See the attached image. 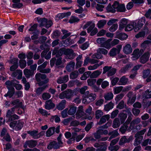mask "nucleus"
<instances>
[{
  "instance_id": "nucleus-1",
  "label": "nucleus",
  "mask_w": 151,
  "mask_h": 151,
  "mask_svg": "<svg viewBox=\"0 0 151 151\" xmlns=\"http://www.w3.org/2000/svg\"><path fill=\"white\" fill-rule=\"evenodd\" d=\"M62 135L60 134L57 138L58 142L55 141L50 142L47 146V148L50 150L53 148L55 149H58L63 146V142L61 140Z\"/></svg>"
},
{
  "instance_id": "nucleus-2",
  "label": "nucleus",
  "mask_w": 151,
  "mask_h": 151,
  "mask_svg": "<svg viewBox=\"0 0 151 151\" xmlns=\"http://www.w3.org/2000/svg\"><path fill=\"white\" fill-rule=\"evenodd\" d=\"M73 93V91L71 90L68 89L60 93L59 96V98L61 99L65 98L70 99L72 97Z\"/></svg>"
},
{
  "instance_id": "nucleus-3",
  "label": "nucleus",
  "mask_w": 151,
  "mask_h": 151,
  "mask_svg": "<svg viewBox=\"0 0 151 151\" xmlns=\"http://www.w3.org/2000/svg\"><path fill=\"white\" fill-rule=\"evenodd\" d=\"M103 74H104L107 73L108 76H112L114 75L116 71V69L113 68L111 66H106L103 68Z\"/></svg>"
},
{
  "instance_id": "nucleus-4",
  "label": "nucleus",
  "mask_w": 151,
  "mask_h": 151,
  "mask_svg": "<svg viewBox=\"0 0 151 151\" xmlns=\"http://www.w3.org/2000/svg\"><path fill=\"white\" fill-rule=\"evenodd\" d=\"M48 62L45 61L42 64L38 66L37 70L40 73H49L50 71L49 68H45L47 63Z\"/></svg>"
},
{
  "instance_id": "nucleus-5",
  "label": "nucleus",
  "mask_w": 151,
  "mask_h": 151,
  "mask_svg": "<svg viewBox=\"0 0 151 151\" xmlns=\"http://www.w3.org/2000/svg\"><path fill=\"white\" fill-rule=\"evenodd\" d=\"M64 54L66 55V58L68 59H72L76 56L73 50L70 49L65 48Z\"/></svg>"
},
{
  "instance_id": "nucleus-6",
  "label": "nucleus",
  "mask_w": 151,
  "mask_h": 151,
  "mask_svg": "<svg viewBox=\"0 0 151 151\" xmlns=\"http://www.w3.org/2000/svg\"><path fill=\"white\" fill-rule=\"evenodd\" d=\"M127 96L129 98L127 100V104H132L135 102L136 99V95L133 94L132 92L129 91L127 94Z\"/></svg>"
},
{
  "instance_id": "nucleus-7",
  "label": "nucleus",
  "mask_w": 151,
  "mask_h": 151,
  "mask_svg": "<svg viewBox=\"0 0 151 151\" xmlns=\"http://www.w3.org/2000/svg\"><path fill=\"white\" fill-rule=\"evenodd\" d=\"M37 144V142L36 140H27L25 142L23 147L25 148H26L28 146L29 147L32 148L36 146Z\"/></svg>"
},
{
  "instance_id": "nucleus-8",
  "label": "nucleus",
  "mask_w": 151,
  "mask_h": 151,
  "mask_svg": "<svg viewBox=\"0 0 151 151\" xmlns=\"http://www.w3.org/2000/svg\"><path fill=\"white\" fill-rule=\"evenodd\" d=\"M145 22V19L144 17H142L139 20L137 23V25L135 26V27L134 28V31H137L139 30L142 27Z\"/></svg>"
},
{
  "instance_id": "nucleus-9",
  "label": "nucleus",
  "mask_w": 151,
  "mask_h": 151,
  "mask_svg": "<svg viewBox=\"0 0 151 151\" xmlns=\"http://www.w3.org/2000/svg\"><path fill=\"white\" fill-rule=\"evenodd\" d=\"M85 114L84 112L83 107L82 106H80L78 108V110L76 114V118L78 119L82 117Z\"/></svg>"
},
{
  "instance_id": "nucleus-10",
  "label": "nucleus",
  "mask_w": 151,
  "mask_h": 151,
  "mask_svg": "<svg viewBox=\"0 0 151 151\" xmlns=\"http://www.w3.org/2000/svg\"><path fill=\"white\" fill-rule=\"evenodd\" d=\"M150 55L149 51L145 52L139 59L140 62L143 64L145 63L148 60Z\"/></svg>"
},
{
  "instance_id": "nucleus-11",
  "label": "nucleus",
  "mask_w": 151,
  "mask_h": 151,
  "mask_svg": "<svg viewBox=\"0 0 151 151\" xmlns=\"http://www.w3.org/2000/svg\"><path fill=\"white\" fill-rule=\"evenodd\" d=\"M22 72L21 70H17L13 72L12 74V77H17V78L18 80L22 79Z\"/></svg>"
},
{
  "instance_id": "nucleus-12",
  "label": "nucleus",
  "mask_w": 151,
  "mask_h": 151,
  "mask_svg": "<svg viewBox=\"0 0 151 151\" xmlns=\"http://www.w3.org/2000/svg\"><path fill=\"white\" fill-rule=\"evenodd\" d=\"M128 23V20L125 19H121L119 23V30L121 31L125 27Z\"/></svg>"
},
{
  "instance_id": "nucleus-13",
  "label": "nucleus",
  "mask_w": 151,
  "mask_h": 151,
  "mask_svg": "<svg viewBox=\"0 0 151 151\" xmlns=\"http://www.w3.org/2000/svg\"><path fill=\"white\" fill-rule=\"evenodd\" d=\"M69 80V77L68 75L59 77L56 81L57 82L58 84L64 83L68 82Z\"/></svg>"
},
{
  "instance_id": "nucleus-14",
  "label": "nucleus",
  "mask_w": 151,
  "mask_h": 151,
  "mask_svg": "<svg viewBox=\"0 0 151 151\" xmlns=\"http://www.w3.org/2000/svg\"><path fill=\"white\" fill-rule=\"evenodd\" d=\"M132 139V136H130L127 138L125 136H123L120 139L119 142V144L120 145H122L125 143L129 142Z\"/></svg>"
},
{
  "instance_id": "nucleus-15",
  "label": "nucleus",
  "mask_w": 151,
  "mask_h": 151,
  "mask_svg": "<svg viewBox=\"0 0 151 151\" xmlns=\"http://www.w3.org/2000/svg\"><path fill=\"white\" fill-rule=\"evenodd\" d=\"M96 41L98 43L101 44V47L107 48V46L106 45L107 42L106 41L105 38L104 37L98 38L97 39Z\"/></svg>"
},
{
  "instance_id": "nucleus-16",
  "label": "nucleus",
  "mask_w": 151,
  "mask_h": 151,
  "mask_svg": "<svg viewBox=\"0 0 151 151\" xmlns=\"http://www.w3.org/2000/svg\"><path fill=\"white\" fill-rule=\"evenodd\" d=\"M96 95L93 93H89V91H87L86 93V96L87 97L90 102L94 101L96 99Z\"/></svg>"
},
{
  "instance_id": "nucleus-17",
  "label": "nucleus",
  "mask_w": 151,
  "mask_h": 151,
  "mask_svg": "<svg viewBox=\"0 0 151 151\" xmlns=\"http://www.w3.org/2000/svg\"><path fill=\"white\" fill-rule=\"evenodd\" d=\"M55 106L51 100L50 99L46 101L45 105V108L47 110H50L53 108Z\"/></svg>"
},
{
  "instance_id": "nucleus-18",
  "label": "nucleus",
  "mask_w": 151,
  "mask_h": 151,
  "mask_svg": "<svg viewBox=\"0 0 151 151\" xmlns=\"http://www.w3.org/2000/svg\"><path fill=\"white\" fill-rule=\"evenodd\" d=\"M64 51L65 48H61L58 51L55 48L53 51L52 54L53 55L56 54V57H59L63 54H64Z\"/></svg>"
},
{
  "instance_id": "nucleus-19",
  "label": "nucleus",
  "mask_w": 151,
  "mask_h": 151,
  "mask_svg": "<svg viewBox=\"0 0 151 151\" xmlns=\"http://www.w3.org/2000/svg\"><path fill=\"white\" fill-rule=\"evenodd\" d=\"M132 49L131 45L129 44H127L124 47L123 52L126 54H130L132 52Z\"/></svg>"
},
{
  "instance_id": "nucleus-20",
  "label": "nucleus",
  "mask_w": 151,
  "mask_h": 151,
  "mask_svg": "<svg viewBox=\"0 0 151 151\" xmlns=\"http://www.w3.org/2000/svg\"><path fill=\"white\" fill-rule=\"evenodd\" d=\"M141 122L140 119L139 118H137L133 120L130 123L129 128L131 129H133L134 128L135 125L139 124Z\"/></svg>"
},
{
  "instance_id": "nucleus-21",
  "label": "nucleus",
  "mask_w": 151,
  "mask_h": 151,
  "mask_svg": "<svg viewBox=\"0 0 151 151\" xmlns=\"http://www.w3.org/2000/svg\"><path fill=\"white\" fill-rule=\"evenodd\" d=\"M104 97L105 101H107L112 99L114 97L113 93L111 92L106 93L104 94Z\"/></svg>"
},
{
  "instance_id": "nucleus-22",
  "label": "nucleus",
  "mask_w": 151,
  "mask_h": 151,
  "mask_svg": "<svg viewBox=\"0 0 151 151\" xmlns=\"http://www.w3.org/2000/svg\"><path fill=\"white\" fill-rule=\"evenodd\" d=\"M77 107L76 106L71 105L69 107V109L68 110V114L70 115H74L76 113Z\"/></svg>"
},
{
  "instance_id": "nucleus-23",
  "label": "nucleus",
  "mask_w": 151,
  "mask_h": 151,
  "mask_svg": "<svg viewBox=\"0 0 151 151\" xmlns=\"http://www.w3.org/2000/svg\"><path fill=\"white\" fill-rule=\"evenodd\" d=\"M110 118V115L106 114L103 116L100 119L98 123L99 125H101L105 123L106 120H108Z\"/></svg>"
},
{
  "instance_id": "nucleus-24",
  "label": "nucleus",
  "mask_w": 151,
  "mask_h": 151,
  "mask_svg": "<svg viewBox=\"0 0 151 151\" xmlns=\"http://www.w3.org/2000/svg\"><path fill=\"white\" fill-rule=\"evenodd\" d=\"M116 34V37L121 40H126L128 37V35L124 33H119L117 32Z\"/></svg>"
},
{
  "instance_id": "nucleus-25",
  "label": "nucleus",
  "mask_w": 151,
  "mask_h": 151,
  "mask_svg": "<svg viewBox=\"0 0 151 151\" xmlns=\"http://www.w3.org/2000/svg\"><path fill=\"white\" fill-rule=\"evenodd\" d=\"M66 101L65 100H62L57 106V108L59 110H62L65 107Z\"/></svg>"
},
{
  "instance_id": "nucleus-26",
  "label": "nucleus",
  "mask_w": 151,
  "mask_h": 151,
  "mask_svg": "<svg viewBox=\"0 0 151 151\" xmlns=\"http://www.w3.org/2000/svg\"><path fill=\"white\" fill-rule=\"evenodd\" d=\"M127 116V114L123 112H121L119 114L118 117L121 124H123Z\"/></svg>"
},
{
  "instance_id": "nucleus-27",
  "label": "nucleus",
  "mask_w": 151,
  "mask_h": 151,
  "mask_svg": "<svg viewBox=\"0 0 151 151\" xmlns=\"http://www.w3.org/2000/svg\"><path fill=\"white\" fill-rule=\"evenodd\" d=\"M75 65V62L71 61L67 65L66 67V69L68 71L70 72L74 69Z\"/></svg>"
},
{
  "instance_id": "nucleus-28",
  "label": "nucleus",
  "mask_w": 151,
  "mask_h": 151,
  "mask_svg": "<svg viewBox=\"0 0 151 151\" xmlns=\"http://www.w3.org/2000/svg\"><path fill=\"white\" fill-rule=\"evenodd\" d=\"M134 137L136 138L135 139L134 145L136 146L139 145L141 143L143 138V136H139L136 135H134Z\"/></svg>"
},
{
  "instance_id": "nucleus-29",
  "label": "nucleus",
  "mask_w": 151,
  "mask_h": 151,
  "mask_svg": "<svg viewBox=\"0 0 151 151\" xmlns=\"http://www.w3.org/2000/svg\"><path fill=\"white\" fill-rule=\"evenodd\" d=\"M42 79L41 80H45L39 82L38 83L39 85L40 86H42L43 85L47 83L49 81L48 78H46L47 76L45 74H42Z\"/></svg>"
},
{
  "instance_id": "nucleus-30",
  "label": "nucleus",
  "mask_w": 151,
  "mask_h": 151,
  "mask_svg": "<svg viewBox=\"0 0 151 151\" xmlns=\"http://www.w3.org/2000/svg\"><path fill=\"white\" fill-rule=\"evenodd\" d=\"M114 106V104L111 101L104 106V110L106 111H109L112 109Z\"/></svg>"
},
{
  "instance_id": "nucleus-31",
  "label": "nucleus",
  "mask_w": 151,
  "mask_h": 151,
  "mask_svg": "<svg viewBox=\"0 0 151 151\" xmlns=\"http://www.w3.org/2000/svg\"><path fill=\"white\" fill-rule=\"evenodd\" d=\"M109 135H111V136L109 138V141H110L112 139L115 138L119 135L118 131L116 130L110 132L109 133Z\"/></svg>"
},
{
  "instance_id": "nucleus-32",
  "label": "nucleus",
  "mask_w": 151,
  "mask_h": 151,
  "mask_svg": "<svg viewBox=\"0 0 151 151\" xmlns=\"http://www.w3.org/2000/svg\"><path fill=\"white\" fill-rule=\"evenodd\" d=\"M24 73L26 77L29 78L33 75L34 72L30 70L25 68L24 70Z\"/></svg>"
},
{
  "instance_id": "nucleus-33",
  "label": "nucleus",
  "mask_w": 151,
  "mask_h": 151,
  "mask_svg": "<svg viewBox=\"0 0 151 151\" xmlns=\"http://www.w3.org/2000/svg\"><path fill=\"white\" fill-rule=\"evenodd\" d=\"M38 132L36 130H33L32 131H28L27 133L32 136L33 138L35 139L39 138V136L37 135Z\"/></svg>"
},
{
  "instance_id": "nucleus-34",
  "label": "nucleus",
  "mask_w": 151,
  "mask_h": 151,
  "mask_svg": "<svg viewBox=\"0 0 151 151\" xmlns=\"http://www.w3.org/2000/svg\"><path fill=\"white\" fill-rule=\"evenodd\" d=\"M8 89L9 90V91L4 96L5 97L8 96L9 98H11L14 93V88L13 87H11Z\"/></svg>"
},
{
  "instance_id": "nucleus-35",
  "label": "nucleus",
  "mask_w": 151,
  "mask_h": 151,
  "mask_svg": "<svg viewBox=\"0 0 151 151\" xmlns=\"http://www.w3.org/2000/svg\"><path fill=\"white\" fill-rule=\"evenodd\" d=\"M120 125L119 119L116 118L114 119L113 122L112 127L114 128L119 127Z\"/></svg>"
},
{
  "instance_id": "nucleus-36",
  "label": "nucleus",
  "mask_w": 151,
  "mask_h": 151,
  "mask_svg": "<svg viewBox=\"0 0 151 151\" xmlns=\"http://www.w3.org/2000/svg\"><path fill=\"white\" fill-rule=\"evenodd\" d=\"M132 65L129 64H127L123 67H122L119 70V72L122 73H125L127 71L129 68H131Z\"/></svg>"
},
{
  "instance_id": "nucleus-37",
  "label": "nucleus",
  "mask_w": 151,
  "mask_h": 151,
  "mask_svg": "<svg viewBox=\"0 0 151 151\" xmlns=\"http://www.w3.org/2000/svg\"><path fill=\"white\" fill-rule=\"evenodd\" d=\"M48 86V85H45L42 87L38 88L36 90V93L38 95L41 94Z\"/></svg>"
},
{
  "instance_id": "nucleus-38",
  "label": "nucleus",
  "mask_w": 151,
  "mask_h": 151,
  "mask_svg": "<svg viewBox=\"0 0 151 151\" xmlns=\"http://www.w3.org/2000/svg\"><path fill=\"white\" fill-rule=\"evenodd\" d=\"M91 72L90 71H88L85 72L81 77V80H85L90 76L91 78Z\"/></svg>"
},
{
  "instance_id": "nucleus-39",
  "label": "nucleus",
  "mask_w": 151,
  "mask_h": 151,
  "mask_svg": "<svg viewBox=\"0 0 151 151\" xmlns=\"http://www.w3.org/2000/svg\"><path fill=\"white\" fill-rule=\"evenodd\" d=\"M55 127H52L49 128L46 132V135L47 137H50L54 133Z\"/></svg>"
},
{
  "instance_id": "nucleus-40",
  "label": "nucleus",
  "mask_w": 151,
  "mask_h": 151,
  "mask_svg": "<svg viewBox=\"0 0 151 151\" xmlns=\"http://www.w3.org/2000/svg\"><path fill=\"white\" fill-rule=\"evenodd\" d=\"M71 129L73 137H75L77 135L76 133L78 132L81 130V129L77 127H73Z\"/></svg>"
},
{
  "instance_id": "nucleus-41",
  "label": "nucleus",
  "mask_w": 151,
  "mask_h": 151,
  "mask_svg": "<svg viewBox=\"0 0 151 151\" xmlns=\"http://www.w3.org/2000/svg\"><path fill=\"white\" fill-rule=\"evenodd\" d=\"M101 72L99 70H96L91 73V78H96L98 76L101 74Z\"/></svg>"
},
{
  "instance_id": "nucleus-42",
  "label": "nucleus",
  "mask_w": 151,
  "mask_h": 151,
  "mask_svg": "<svg viewBox=\"0 0 151 151\" xmlns=\"http://www.w3.org/2000/svg\"><path fill=\"white\" fill-rule=\"evenodd\" d=\"M107 21L106 20H100L98 21L97 25L99 28H101L104 27L106 24Z\"/></svg>"
},
{
  "instance_id": "nucleus-43",
  "label": "nucleus",
  "mask_w": 151,
  "mask_h": 151,
  "mask_svg": "<svg viewBox=\"0 0 151 151\" xmlns=\"http://www.w3.org/2000/svg\"><path fill=\"white\" fill-rule=\"evenodd\" d=\"M14 83H13V86L17 90H20L22 88V86L20 84H18L17 83H19V82L15 79L14 80Z\"/></svg>"
},
{
  "instance_id": "nucleus-44",
  "label": "nucleus",
  "mask_w": 151,
  "mask_h": 151,
  "mask_svg": "<svg viewBox=\"0 0 151 151\" xmlns=\"http://www.w3.org/2000/svg\"><path fill=\"white\" fill-rule=\"evenodd\" d=\"M117 54L118 53L116 48L113 47L111 49L109 54L110 56L113 57L116 56Z\"/></svg>"
},
{
  "instance_id": "nucleus-45",
  "label": "nucleus",
  "mask_w": 151,
  "mask_h": 151,
  "mask_svg": "<svg viewBox=\"0 0 151 151\" xmlns=\"http://www.w3.org/2000/svg\"><path fill=\"white\" fill-rule=\"evenodd\" d=\"M143 96L145 99H148L151 98V90H146L143 94Z\"/></svg>"
},
{
  "instance_id": "nucleus-46",
  "label": "nucleus",
  "mask_w": 151,
  "mask_h": 151,
  "mask_svg": "<svg viewBox=\"0 0 151 151\" xmlns=\"http://www.w3.org/2000/svg\"><path fill=\"white\" fill-rule=\"evenodd\" d=\"M136 24L133 23L132 24H129L127 25L125 28L124 30L126 31H129L132 30L134 28Z\"/></svg>"
},
{
  "instance_id": "nucleus-47",
  "label": "nucleus",
  "mask_w": 151,
  "mask_h": 151,
  "mask_svg": "<svg viewBox=\"0 0 151 151\" xmlns=\"http://www.w3.org/2000/svg\"><path fill=\"white\" fill-rule=\"evenodd\" d=\"M17 107V106H15L14 107L11 108L10 109L8 110L7 111L6 117L8 118L11 115H12L14 113L15 109Z\"/></svg>"
},
{
  "instance_id": "nucleus-48",
  "label": "nucleus",
  "mask_w": 151,
  "mask_h": 151,
  "mask_svg": "<svg viewBox=\"0 0 151 151\" xmlns=\"http://www.w3.org/2000/svg\"><path fill=\"white\" fill-rule=\"evenodd\" d=\"M101 145L99 148L96 150V151H105L107 148V146L105 142H102Z\"/></svg>"
},
{
  "instance_id": "nucleus-49",
  "label": "nucleus",
  "mask_w": 151,
  "mask_h": 151,
  "mask_svg": "<svg viewBox=\"0 0 151 151\" xmlns=\"http://www.w3.org/2000/svg\"><path fill=\"white\" fill-rule=\"evenodd\" d=\"M103 114V112L101 110H97L95 112V116L96 119H99Z\"/></svg>"
},
{
  "instance_id": "nucleus-50",
  "label": "nucleus",
  "mask_w": 151,
  "mask_h": 151,
  "mask_svg": "<svg viewBox=\"0 0 151 151\" xmlns=\"http://www.w3.org/2000/svg\"><path fill=\"white\" fill-rule=\"evenodd\" d=\"M23 123L20 120L17 121L15 129L16 130H19L23 127Z\"/></svg>"
},
{
  "instance_id": "nucleus-51",
  "label": "nucleus",
  "mask_w": 151,
  "mask_h": 151,
  "mask_svg": "<svg viewBox=\"0 0 151 151\" xmlns=\"http://www.w3.org/2000/svg\"><path fill=\"white\" fill-rule=\"evenodd\" d=\"M128 81V79L124 76H123L120 79L119 82L121 83V85H125L127 84Z\"/></svg>"
},
{
  "instance_id": "nucleus-52",
  "label": "nucleus",
  "mask_w": 151,
  "mask_h": 151,
  "mask_svg": "<svg viewBox=\"0 0 151 151\" xmlns=\"http://www.w3.org/2000/svg\"><path fill=\"white\" fill-rule=\"evenodd\" d=\"M101 130L99 129L96 131V132L93 133V135L95 138L96 139H98L101 138Z\"/></svg>"
},
{
  "instance_id": "nucleus-53",
  "label": "nucleus",
  "mask_w": 151,
  "mask_h": 151,
  "mask_svg": "<svg viewBox=\"0 0 151 151\" xmlns=\"http://www.w3.org/2000/svg\"><path fill=\"white\" fill-rule=\"evenodd\" d=\"M126 106V105L125 104H124V101L122 100L117 106L116 108L119 109H124L125 107Z\"/></svg>"
},
{
  "instance_id": "nucleus-54",
  "label": "nucleus",
  "mask_w": 151,
  "mask_h": 151,
  "mask_svg": "<svg viewBox=\"0 0 151 151\" xmlns=\"http://www.w3.org/2000/svg\"><path fill=\"white\" fill-rule=\"evenodd\" d=\"M88 89V86H84L79 89V92L81 94H84L85 96L86 91Z\"/></svg>"
},
{
  "instance_id": "nucleus-55",
  "label": "nucleus",
  "mask_w": 151,
  "mask_h": 151,
  "mask_svg": "<svg viewBox=\"0 0 151 151\" xmlns=\"http://www.w3.org/2000/svg\"><path fill=\"white\" fill-rule=\"evenodd\" d=\"M78 75V73L77 71H74L71 73L70 75V77L72 79L77 78Z\"/></svg>"
},
{
  "instance_id": "nucleus-56",
  "label": "nucleus",
  "mask_w": 151,
  "mask_h": 151,
  "mask_svg": "<svg viewBox=\"0 0 151 151\" xmlns=\"http://www.w3.org/2000/svg\"><path fill=\"white\" fill-rule=\"evenodd\" d=\"M8 118L9 119L7 121V122L11 121H14L15 119H19V116L15 114L11 115Z\"/></svg>"
},
{
  "instance_id": "nucleus-57",
  "label": "nucleus",
  "mask_w": 151,
  "mask_h": 151,
  "mask_svg": "<svg viewBox=\"0 0 151 151\" xmlns=\"http://www.w3.org/2000/svg\"><path fill=\"white\" fill-rule=\"evenodd\" d=\"M71 13L70 12H68L67 13H63L60 14L58 15L59 18L60 19H62L63 18L68 17L70 15Z\"/></svg>"
},
{
  "instance_id": "nucleus-58",
  "label": "nucleus",
  "mask_w": 151,
  "mask_h": 151,
  "mask_svg": "<svg viewBox=\"0 0 151 151\" xmlns=\"http://www.w3.org/2000/svg\"><path fill=\"white\" fill-rule=\"evenodd\" d=\"M97 52L101 54H102L104 55H106L108 53V51L104 48H100L98 49Z\"/></svg>"
},
{
  "instance_id": "nucleus-59",
  "label": "nucleus",
  "mask_w": 151,
  "mask_h": 151,
  "mask_svg": "<svg viewBox=\"0 0 151 151\" xmlns=\"http://www.w3.org/2000/svg\"><path fill=\"white\" fill-rule=\"evenodd\" d=\"M134 56L137 59L141 55L139 53V50L138 49L135 50L133 52Z\"/></svg>"
},
{
  "instance_id": "nucleus-60",
  "label": "nucleus",
  "mask_w": 151,
  "mask_h": 151,
  "mask_svg": "<svg viewBox=\"0 0 151 151\" xmlns=\"http://www.w3.org/2000/svg\"><path fill=\"white\" fill-rule=\"evenodd\" d=\"M106 9L108 12L111 13H114L116 12V10L111 6L110 4H109L106 7Z\"/></svg>"
},
{
  "instance_id": "nucleus-61",
  "label": "nucleus",
  "mask_w": 151,
  "mask_h": 151,
  "mask_svg": "<svg viewBox=\"0 0 151 151\" xmlns=\"http://www.w3.org/2000/svg\"><path fill=\"white\" fill-rule=\"evenodd\" d=\"M19 65L21 68H24L26 66V61L24 60H20L19 61Z\"/></svg>"
},
{
  "instance_id": "nucleus-62",
  "label": "nucleus",
  "mask_w": 151,
  "mask_h": 151,
  "mask_svg": "<svg viewBox=\"0 0 151 151\" xmlns=\"http://www.w3.org/2000/svg\"><path fill=\"white\" fill-rule=\"evenodd\" d=\"M119 113V111L118 109H115L111 113V119L114 118L116 117Z\"/></svg>"
},
{
  "instance_id": "nucleus-63",
  "label": "nucleus",
  "mask_w": 151,
  "mask_h": 151,
  "mask_svg": "<svg viewBox=\"0 0 151 151\" xmlns=\"http://www.w3.org/2000/svg\"><path fill=\"white\" fill-rule=\"evenodd\" d=\"M80 20L79 19L74 16H72L69 20V22L71 23L78 22Z\"/></svg>"
},
{
  "instance_id": "nucleus-64",
  "label": "nucleus",
  "mask_w": 151,
  "mask_h": 151,
  "mask_svg": "<svg viewBox=\"0 0 151 151\" xmlns=\"http://www.w3.org/2000/svg\"><path fill=\"white\" fill-rule=\"evenodd\" d=\"M150 44H151V41L148 40H145L141 44V46L143 48L148 47Z\"/></svg>"
}]
</instances>
